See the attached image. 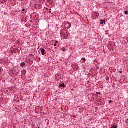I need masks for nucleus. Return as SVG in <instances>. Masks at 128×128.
<instances>
[{
	"label": "nucleus",
	"mask_w": 128,
	"mask_h": 128,
	"mask_svg": "<svg viewBox=\"0 0 128 128\" xmlns=\"http://www.w3.org/2000/svg\"><path fill=\"white\" fill-rule=\"evenodd\" d=\"M38 128H40V127H38Z\"/></svg>",
	"instance_id": "20"
},
{
	"label": "nucleus",
	"mask_w": 128,
	"mask_h": 128,
	"mask_svg": "<svg viewBox=\"0 0 128 128\" xmlns=\"http://www.w3.org/2000/svg\"><path fill=\"white\" fill-rule=\"evenodd\" d=\"M50 10H52V8H50Z\"/></svg>",
	"instance_id": "17"
},
{
	"label": "nucleus",
	"mask_w": 128,
	"mask_h": 128,
	"mask_svg": "<svg viewBox=\"0 0 128 128\" xmlns=\"http://www.w3.org/2000/svg\"><path fill=\"white\" fill-rule=\"evenodd\" d=\"M124 14H128V11H125L124 12Z\"/></svg>",
	"instance_id": "8"
},
{
	"label": "nucleus",
	"mask_w": 128,
	"mask_h": 128,
	"mask_svg": "<svg viewBox=\"0 0 128 128\" xmlns=\"http://www.w3.org/2000/svg\"><path fill=\"white\" fill-rule=\"evenodd\" d=\"M50 14H52V12H51V11H50Z\"/></svg>",
	"instance_id": "15"
},
{
	"label": "nucleus",
	"mask_w": 128,
	"mask_h": 128,
	"mask_svg": "<svg viewBox=\"0 0 128 128\" xmlns=\"http://www.w3.org/2000/svg\"><path fill=\"white\" fill-rule=\"evenodd\" d=\"M74 118H76V116H74Z\"/></svg>",
	"instance_id": "18"
},
{
	"label": "nucleus",
	"mask_w": 128,
	"mask_h": 128,
	"mask_svg": "<svg viewBox=\"0 0 128 128\" xmlns=\"http://www.w3.org/2000/svg\"><path fill=\"white\" fill-rule=\"evenodd\" d=\"M120 74H122V71H120Z\"/></svg>",
	"instance_id": "14"
},
{
	"label": "nucleus",
	"mask_w": 128,
	"mask_h": 128,
	"mask_svg": "<svg viewBox=\"0 0 128 128\" xmlns=\"http://www.w3.org/2000/svg\"><path fill=\"white\" fill-rule=\"evenodd\" d=\"M24 72H26V70H24Z\"/></svg>",
	"instance_id": "16"
},
{
	"label": "nucleus",
	"mask_w": 128,
	"mask_h": 128,
	"mask_svg": "<svg viewBox=\"0 0 128 128\" xmlns=\"http://www.w3.org/2000/svg\"><path fill=\"white\" fill-rule=\"evenodd\" d=\"M56 44H58V41H56Z\"/></svg>",
	"instance_id": "13"
},
{
	"label": "nucleus",
	"mask_w": 128,
	"mask_h": 128,
	"mask_svg": "<svg viewBox=\"0 0 128 128\" xmlns=\"http://www.w3.org/2000/svg\"><path fill=\"white\" fill-rule=\"evenodd\" d=\"M111 128H118V126H112Z\"/></svg>",
	"instance_id": "6"
},
{
	"label": "nucleus",
	"mask_w": 128,
	"mask_h": 128,
	"mask_svg": "<svg viewBox=\"0 0 128 128\" xmlns=\"http://www.w3.org/2000/svg\"><path fill=\"white\" fill-rule=\"evenodd\" d=\"M22 10V12H24V10H26V9L23 8Z\"/></svg>",
	"instance_id": "12"
},
{
	"label": "nucleus",
	"mask_w": 128,
	"mask_h": 128,
	"mask_svg": "<svg viewBox=\"0 0 128 128\" xmlns=\"http://www.w3.org/2000/svg\"><path fill=\"white\" fill-rule=\"evenodd\" d=\"M108 102H109V104H112V100H110L108 101Z\"/></svg>",
	"instance_id": "9"
},
{
	"label": "nucleus",
	"mask_w": 128,
	"mask_h": 128,
	"mask_svg": "<svg viewBox=\"0 0 128 128\" xmlns=\"http://www.w3.org/2000/svg\"><path fill=\"white\" fill-rule=\"evenodd\" d=\"M40 50H41L42 54V56H44V54H46V50H44V48H40Z\"/></svg>",
	"instance_id": "2"
},
{
	"label": "nucleus",
	"mask_w": 128,
	"mask_h": 128,
	"mask_svg": "<svg viewBox=\"0 0 128 128\" xmlns=\"http://www.w3.org/2000/svg\"><path fill=\"white\" fill-rule=\"evenodd\" d=\"M82 60H84V62H86V58H84L82 59Z\"/></svg>",
	"instance_id": "7"
},
{
	"label": "nucleus",
	"mask_w": 128,
	"mask_h": 128,
	"mask_svg": "<svg viewBox=\"0 0 128 128\" xmlns=\"http://www.w3.org/2000/svg\"><path fill=\"white\" fill-rule=\"evenodd\" d=\"M30 22H32V21H31Z\"/></svg>",
	"instance_id": "19"
},
{
	"label": "nucleus",
	"mask_w": 128,
	"mask_h": 128,
	"mask_svg": "<svg viewBox=\"0 0 128 128\" xmlns=\"http://www.w3.org/2000/svg\"><path fill=\"white\" fill-rule=\"evenodd\" d=\"M99 16H100V15L96 13H94L92 15V18L94 20H98Z\"/></svg>",
	"instance_id": "1"
},
{
	"label": "nucleus",
	"mask_w": 128,
	"mask_h": 128,
	"mask_svg": "<svg viewBox=\"0 0 128 128\" xmlns=\"http://www.w3.org/2000/svg\"><path fill=\"white\" fill-rule=\"evenodd\" d=\"M59 86L60 88H66V84H64V83H63V84H60Z\"/></svg>",
	"instance_id": "3"
},
{
	"label": "nucleus",
	"mask_w": 128,
	"mask_h": 128,
	"mask_svg": "<svg viewBox=\"0 0 128 128\" xmlns=\"http://www.w3.org/2000/svg\"><path fill=\"white\" fill-rule=\"evenodd\" d=\"M96 94H100V92H96Z\"/></svg>",
	"instance_id": "10"
},
{
	"label": "nucleus",
	"mask_w": 128,
	"mask_h": 128,
	"mask_svg": "<svg viewBox=\"0 0 128 128\" xmlns=\"http://www.w3.org/2000/svg\"><path fill=\"white\" fill-rule=\"evenodd\" d=\"M58 46V45L56 44H54V46Z\"/></svg>",
	"instance_id": "11"
},
{
	"label": "nucleus",
	"mask_w": 128,
	"mask_h": 128,
	"mask_svg": "<svg viewBox=\"0 0 128 128\" xmlns=\"http://www.w3.org/2000/svg\"><path fill=\"white\" fill-rule=\"evenodd\" d=\"M100 24L103 25L104 24V20H100Z\"/></svg>",
	"instance_id": "5"
},
{
	"label": "nucleus",
	"mask_w": 128,
	"mask_h": 128,
	"mask_svg": "<svg viewBox=\"0 0 128 128\" xmlns=\"http://www.w3.org/2000/svg\"><path fill=\"white\" fill-rule=\"evenodd\" d=\"M26 66V63L24 62H22L20 64V66L24 67Z\"/></svg>",
	"instance_id": "4"
}]
</instances>
